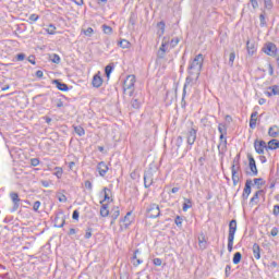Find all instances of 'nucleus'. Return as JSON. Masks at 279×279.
I'll list each match as a JSON object with an SVG mask.
<instances>
[{"label": "nucleus", "mask_w": 279, "mask_h": 279, "mask_svg": "<svg viewBox=\"0 0 279 279\" xmlns=\"http://www.w3.org/2000/svg\"><path fill=\"white\" fill-rule=\"evenodd\" d=\"M204 66V54L198 53L191 62L187 68V77H192V82L194 80H199V75L202 73V68Z\"/></svg>", "instance_id": "1"}, {"label": "nucleus", "mask_w": 279, "mask_h": 279, "mask_svg": "<svg viewBox=\"0 0 279 279\" xmlns=\"http://www.w3.org/2000/svg\"><path fill=\"white\" fill-rule=\"evenodd\" d=\"M234 234H236V219L229 222L228 252H232L234 247Z\"/></svg>", "instance_id": "2"}, {"label": "nucleus", "mask_w": 279, "mask_h": 279, "mask_svg": "<svg viewBox=\"0 0 279 279\" xmlns=\"http://www.w3.org/2000/svg\"><path fill=\"white\" fill-rule=\"evenodd\" d=\"M136 84V76L134 74L128 75L123 82V90L128 93L129 97L134 95V85Z\"/></svg>", "instance_id": "3"}, {"label": "nucleus", "mask_w": 279, "mask_h": 279, "mask_svg": "<svg viewBox=\"0 0 279 279\" xmlns=\"http://www.w3.org/2000/svg\"><path fill=\"white\" fill-rule=\"evenodd\" d=\"M262 51L266 53V56H270V58H278V47L271 41L266 43Z\"/></svg>", "instance_id": "4"}, {"label": "nucleus", "mask_w": 279, "mask_h": 279, "mask_svg": "<svg viewBox=\"0 0 279 279\" xmlns=\"http://www.w3.org/2000/svg\"><path fill=\"white\" fill-rule=\"evenodd\" d=\"M146 213L149 219H158V217H160V206L153 203L147 207Z\"/></svg>", "instance_id": "5"}, {"label": "nucleus", "mask_w": 279, "mask_h": 279, "mask_svg": "<svg viewBox=\"0 0 279 279\" xmlns=\"http://www.w3.org/2000/svg\"><path fill=\"white\" fill-rule=\"evenodd\" d=\"M247 158H248V168L251 171V172H246L247 175H252V177L258 175V168L256 167V160L251 154L247 155Z\"/></svg>", "instance_id": "6"}, {"label": "nucleus", "mask_w": 279, "mask_h": 279, "mask_svg": "<svg viewBox=\"0 0 279 279\" xmlns=\"http://www.w3.org/2000/svg\"><path fill=\"white\" fill-rule=\"evenodd\" d=\"M154 184V170L148 169L144 172V186L145 189H149Z\"/></svg>", "instance_id": "7"}, {"label": "nucleus", "mask_w": 279, "mask_h": 279, "mask_svg": "<svg viewBox=\"0 0 279 279\" xmlns=\"http://www.w3.org/2000/svg\"><path fill=\"white\" fill-rule=\"evenodd\" d=\"M254 148L256 154H259V156H262V154H265V149H269L267 143L263 140H255Z\"/></svg>", "instance_id": "8"}, {"label": "nucleus", "mask_w": 279, "mask_h": 279, "mask_svg": "<svg viewBox=\"0 0 279 279\" xmlns=\"http://www.w3.org/2000/svg\"><path fill=\"white\" fill-rule=\"evenodd\" d=\"M10 198L13 203V207L11 209V213H16V210H19V208L21 207V197H19V193L11 192L10 193Z\"/></svg>", "instance_id": "9"}, {"label": "nucleus", "mask_w": 279, "mask_h": 279, "mask_svg": "<svg viewBox=\"0 0 279 279\" xmlns=\"http://www.w3.org/2000/svg\"><path fill=\"white\" fill-rule=\"evenodd\" d=\"M64 223H66V217L60 211L54 217V228H64Z\"/></svg>", "instance_id": "10"}, {"label": "nucleus", "mask_w": 279, "mask_h": 279, "mask_svg": "<svg viewBox=\"0 0 279 279\" xmlns=\"http://www.w3.org/2000/svg\"><path fill=\"white\" fill-rule=\"evenodd\" d=\"M167 45H169V40L167 39V37H163L161 46L159 47V50L157 52V58L159 60H163V58L167 53Z\"/></svg>", "instance_id": "11"}, {"label": "nucleus", "mask_w": 279, "mask_h": 279, "mask_svg": "<svg viewBox=\"0 0 279 279\" xmlns=\"http://www.w3.org/2000/svg\"><path fill=\"white\" fill-rule=\"evenodd\" d=\"M251 194H252V180L248 179L245 182L244 190H243V193H242L243 202H247V198L250 197Z\"/></svg>", "instance_id": "12"}, {"label": "nucleus", "mask_w": 279, "mask_h": 279, "mask_svg": "<svg viewBox=\"0 0 279 279\" xmlns=\"http://www.w3.org/2000/svg\"><path fill=\"white\" fill-rule=\"evenodd\" d=\"M130 217H132V211H128L124 218L121 220L120 230H128V228L132 226V220Z\"/></svg>", "instance_id": "13"}, {"label": "nucleus", "mask_w": 279, "mask_h": 279, "mask_svg": "<svg viewBox=\"0 0 279 279\" xmlns=\"http://www.w3.org/2000/svg\"><path fill=\"white\" fill-rule=\"evenodd\" d=\"M197 141V129L191 128L187 132V145H195Z\"/></svg>", "instance_id": "14"}, {"label": "nucleus", "mask_w": 279, "mask_h": 279, "mask_svg": "<svg viewBox=\"0 0 279 279\" xmlns=\"http://www.w3.org/2000/svg\"><path fill=\"white\" fill-rule=\"evenodd\" d=\"M191 82H193V77H191V76L186 77L185 84L183 86V94H182V100H181L182 108H186V100H184V99L186 97V86H189V84H191Z\"/></svg>", "instance_id": "15"}, {"label": "nucleus", "mask_w": 279, "mask_h": 279, "mask_svg": "<svg viewBox=\"0 0 279 279\" xmlns=\"http://www.w3.org/2000/svg\"><path fill=\"white\" fill-rule=\"evenodd\" d=\"M52 84L58 88V90H62V93H66L69 90V85L62 83L60 80H52Z\"/></svg>", "instance_id": "16"}, {"label": "nucleus", "mask_w": 279, "mask_h": 279, "mask_svg": "<svg viewBox=\"0 0 279 279\" xmlns=\"http://www.w3.org/2000/svg\"><path fill=\"white\" fill-rule=\"evenodd\" d=\"M104 84V78L99 74H95L92 81V86L94 88H101V85Z\"/></svg>", "instance_id": "17"}, {"label": "nucleus", "mask_w": 279, "mask_h": 279, "mask_svg": "<svg viewBox=\"0 0 279 279\" xmlns=\"http://www.w3.org/2000/svg\"><path fill=\"white\" fill-rule=\"evenodd\" d=\"M228 149V140L221 138V136H219V145H218V151L219 154H223V151H226Z\"/></svg>", "instance_id": "18"}, {"label": "nucleus", "mask_w": 279, "mask_h": 279, "mask_svg": "<svg viewBox=\"0 0 279 279\" xmlns=\"http://www.w3.org/2000/svg\"><path fill=\"white\" fill-rule=\"evenodd\" d=\"M99 175H101V178H104L106 175V173H108V165H106V162L100 161L97 166Z\"/></svg>", "instance_id": "19"}, {"label": "nucleus", "mask_w": 279, "mask_h": 279, "mask_svg": "<svg viewBox=\"0 0 279 279\" xmlns=\"http://www.w3.org/2000/svg\"><path fill=\"white\" fill-rule=\"evenodd\" d=\"M231 173H232L233 186H236V184H239L240 178H239V170H236L234 165L231 166Z\"/></svg>", "instance_id": "20"}, {"label": "nucleus", "mask_w": 279, "mask_h": 279, "mask_svg": "<svg viewBox=\"0 0 279 279\" xmlns=\"http://www.w3.org/2000/svg\"><path fill=\"white\" fill-rule=\"evenodd\" d=\"M268 136H270V138H278L279 136L278 125H272L268 129Z\"/></svg>", "instance_id": "21"}, {"label": "nucleus", "mask_w": 279, "mask_h": 279, "mask_svg": "<svg viewBox=\"0 0 279 279\" xmlns=\"http://www.w3.org/2000/svg\"><path fill=\"white\" fill-rule=\"evenodd\" d=\"M268 90H270V92L265 93V95H267V97H274V95H279V86L278 85H272V86L268 87Z\"/></svg>", "instance_id": "22"}, {"label": "nucleus", "mask_w": 279, "mask_h": 279, "mask_svg": "<svg viewBox=\"0 0 279 279\" xmlns=\"http://www.w3.org/2000/svg\"><path fill=\"white\" fill-rule=\"evenodd\" d=\"M256 117H258V111H254L251 114V119H250V128H251V130H256V121H258V119H256Z\"/></svg>", "instance_id": "23"}, {"label": "nucleus", "mask_w": 279, "mask_h": 279, "mask_svg": "<svg viewBox=\"0 0 279 279\" xmlns=\"http://www.w3.org/2000/svg\"><path fill=\"white\" fill-rule=\"evenodd\" d=\"M253 256L256 260H260V245L258 243L253 244Z\"/></svg>", "instance_id": "24"}, {"label": "nucleus", "mask_w": 279, "mask_h": 279, "mask_svg": "<svg viewBox=\"0 0 279 279\" xmlns=\"http://www.w3.org/2000/svg\"><path fill=\"white\" fill-rule=\"evenodd\" d=\"M104 199L100 201V204H104V202H110V197L112 195V191L108 187H104Z\"/></svg>", "instance_id": "25"}, {"label": "nucleus", "mask_w": 279, "mask_h": 279, "mask_svg": "<svg viewBox=\"0 0 279 279\" xmlns=\"http://www.w3.org/2000/svg\"><path fill=\"white\" fill-rule=\"evenodd\" d=\"M218 132L220 134V138H225V136L228 134V126H226L223 123H220L218 125Z\"/></svg>", "instance_id": "26"}, {"label": "nucleus", "mask_w": 279, "mask_h": 279, "mask_svg": "<svg viewBox=\"0 0 279 279\" xmlns=\"http://www.w3.org/2000/svg\"><path fill=\"white\" fill-rule=\"evenodd\" d=\"M268 149H271V150H274V149H278L279 148V141L278 140H276V137H274L272 140H270L269 142H268Z\"/></svg>", "instance_id": "27"}, {"label": "nucleus", "mask_w": 279, "mask_h": 279, "mask_svg": "<svg viewBox=\"0 0 279 279\" xmlns=\"http://www.w3.org/2000/svg\"><path fill=\"white\" fill-rule=\"evenodd\" d=\"M258 195H263V190H258L257 192H255V194L250 201L251 206H254V204H258Z\"/></svg>", "instance_id": "28"}, {"label": "nucleus", "mask_w": 279, "mask_h": 279, "mask_svg": "<svg viewBox=\"0 0 279 279\" xmlns=\"http://www.w3.org/2000/svg\"><path fill=\"white\" fill-rule=\"evenodd\" d=\"M111 215V219H113V221H117V219H119V215H121V210H119V207H113L110 211Z\"/></svg>", "instance_id": "29"}, {"label": "nucleus", "mask_w": 279, "mask_h": 279, "mask_svg": "<svg viewBox=\"0 0 279 279\" xmlns=\"http://www.w3.org/2000/svg\"><path fill=\"white\" fill-rule=\"evenodd\" d=\"M182 208H183V213H186V210H189V208H193V201L191 198H184Z\"/></svg>", "instance_id": "30"}, {"label": "nucleus", "mask_w": 279, "mask_h": 279, "mask_svg": "<svg viewBox=\"0 0 279 279\" xmlns=\"http://www.w3.org/2000/svg\"><path fill=\"white\" fill-rule=\"evenodd\" d=\"M235 166V169L238 171H241V154H238L234 159H233V163Z\"/></svg>", "instance_id": "31"}, {"label": "nucleus", "mask_w": 279, "mask_h": 279, "mask_svg": "<svg viewBox=\"0 0 279 279\" xmlns=\"http://www.w3.org/2000/svg\"><path fill=\"white\" fill-rule=\"evenodd\" d=\"M246 49L248 56H254V53H256V47L254 46V44H251L250 41L246 43Z\"/></svg>", "instance_id": "32"}, {"label": "nucleus", "mask_w": 279, "mask_h": 279, "mask_svg": "<svg viewBox=\"0 0 279 279\" xmlns=\"http://www.w3.org/2000/svg\"><path fill=\"white\" fill-rule=\"evenodd\" d=\"M157 27H158V32H157L158 36H163L165 35V27H166L165 22H162V21L159 22L157 24Z\"/></svg>", "instance_id": "33"}, {"label": "nucleus", "mask_w": 279, "mask_h": 279, "mask_svg": "<svg viewBox=\"0 0 279 279\" xmlns=\"http://www.w3.org/2000/svg\"><path fill=\"white\" fill-rule=\"evenodd\" d=\"M119 47H121L122 49H130L131 47V43L128 41L126 39H122L118 43Z\"/></svg>", "instance_id": "34"}, {"label": "nucleus", "mask_w": 279, "mask_h": 279, "mask_svg": "<svg viewBox=\"0 0 279 279\" xmlns=\"http://www.w3.org/2000/svg\"><path fill=\"white\" fill-rule=\"evenodd\" d=\"M112 71H114V64L110 63L105 68V74L107 77H110L112 74Z\"/></svg>", "instance_id": "35"}, {"label": "nucleus", "mask_w": 279, "mask_h": 279, "mask_svg": "<svg viewBox=\"0 0 279 279\" xmlns=\"http://www.w3.org/2000/svg\"><path fill=\"white\" fill-rule=\"evenodd\" d=\"M241 258H243V255L241 254V252L234 253L233 265H239V263H241Z\"/></svg>", "instance_id": "36"}, {"label": "nucleus", "mask_w": 279, "mask_h": 279, "mask_svg": "<svg viewBox=\"0 0 279 279\" xmlns=\"http://www.w3.org/2000/svg\"><path fill=\"white\" fill-rule=\"evenodd\" d=\"M74 132L75 134H77V136H84V134H86V131L84 130V128L80 125L74 126Z\"/></svg>", "instance_id": "37"}, {"label": "nucleus", "mask_w": 279, "mask_h": 279, "mask_svg": "<svg viewBox=\"0 0 279 279\" xmlns=\"http://www.w3.org/2000/svg\"><path fill=\"white\" fill-rule=\"evenodd\" d=\"M266 12L263 11L262 14H259V25L260 27H265L267 25V20L265 19Z\"/></svg>", "instance_id": "38"}, {"label": "nucleus", "mask_w": 279, "mask_h": 279, "mask_svg": "<svg viewBox=\"0 0 279 279\" xmlns=\"http://www.w3.org/2000/svg\"><path fill=\"white\" fill-rule=\"evenodd\" d=\"M236 59V53L231 51L229 54V66H234V60Z\"/></svg>", "instance_id": "39"}, {"label": "nucleus", "mask_w": 279, "mask_h": 279, "mask_svg": "<svg viewBox=\"0 0 279 279\" xmlns=\"http://www.w3.org/2000/svg\"><path fill=\"white\" fill-rule=\"evenodd\" d=\"M253 182L257 186V189H260V186H265V181L263 180V178L254 179Z\"/></svg>", "instance_id": "40"}, {"label": "nucleus", "mask_w": 279, "mask_h": 279, "mask_svg": "<svg viewBox=\"0 0 279 279\" xmlns=\"http://www.w3.org/2000/svg\"><path fill=\"white\" fill-rule=\"evenodd\" d=\"M264 8H265V10H272L274 2L271 0H264Z\"/></svg>", "instance_id": "41"}, {"label": "nucleus", "mask_w": 279, "mask_h": 279, "mask_svg": "<svg viewBox=\"0 0 279 279\" xmlns=\"http://www.w3.org/2000/svg\"><path fill=\"white\" fill-rule=\"evenodd\" d=\"M131 106L132 108H134L135 110H138V108H141V102L138 101V99L133 98L131 101Z\"/></svg>", "instance_id": "42"}, {"label": "nucleus", "mask_w": 279, "mask_h": 279, "mask_svg": "<svg viewBox=\"0 0 279 279\" xmlns=\"http://www.w3.org/2000/svg\"><path fill=\"white\" fill-rule=\"evenodd\" d=\"M47 34H50V36H53L56 34V25L49 24L48 28L46 29Z\"/></svg>", "instance_id": "43"}, {"label": "nucleus", "mask_w": 279, "mask_h": 279, "mask_svg": "<svg viewBox=\"0 0 279 279\" xmlns=\"http://www.w3.org/2000/svg\"><path fill=\"white\" fill-rule=\"evenodd\" d=\"M50 60L51 62H53V64H60V56L53 53L51 57H50Z\"/></svg>", "instance_id": "44"}, {"label": "nucleus", "mask_w": 279, "mask_h": 279, "mask_svg": "<svg viewBox=\"0 0 279 279\" xmlns=\"http://www.w3.org/2000/svg\"><path fill=\"white\" fill-rule=\"evenodd\" d=\"M183 143H184V138L182 136H178L175 140L177 149H180Z\"/></svg>", "instance_id": "45"}, {"label": "nucleus", "mask_w": 279, "mask_h": 279, "mask_svg": "<svg viewBox=\"0 0 279 279\" xmlns=\"http://www.w3.org/2000/svg\"><path fill=\"white\" fill-rule=\"evenodd\" d=\"M184 221V219H182L181 216H177L174 219V223L178 228H182V222Z\"/></svg>", "instance_id": "46"}, {"label": "nucleus", "mask_w": 279, "mask_h": 279, "mask_svg": "<svg viewBox=\"0 0 279 279\" xmlns=\"http://www.w3.org/2000/svg\"><path fill=\"white\" fill-rule=\"evenodd\" d=\"M179 43H180V38H178V37L172 38L170 41V47H172V49H173V48L178 47Z\"/></svg>", "instance_id": "47"}, {"label": "nucleus", "mask_w": 279, "mask_h": 279, "mask_svg": "<svg viewBox=\"0 0 279 279\" xmlns=\"http://www.w3.org/2000/svg\"><path fill=\"white\" fill-rule=\"evenodd\" d=\"M102 32H104V34H112V27L104 24L102 25Z\"/></svg>", "instance_id": "48"}, {"label": "nucleus", "mask_w": 279, "mask_h": 279, "mask_svg": "<svg viewBox=\"0 0 279 279\" xmlns=\"http://www.w3.org/2000/svg\"><path fill=\"white\" fill-rule=\"evenodd\" d=\"M231 271H232V266L227 265L226 268H225L226 278H230Z\"/></svg>", "instance_id": "49"}, {"label": "nucleus", "mask_w": 279, "mask_h": 279, "mask_svg": "<svg viewBox=\"0 0 279 279\" xmlns=\"http://www.w3.org/2000/svg\"><path fill=\"white\" fill-rule=\"evenodd\" d=\"M153 264L155 265V267H160L162 265V259L156 257L153 259Z\"/></svg>", "instance_id": "50"}, {"label": "nucleus", "mask_w": 279, "mask_h": 279, "mask_svg": "<svg viewBox=\"0 0 279 279\" xmlns=\"http://www.w3.org/2000/svg\"><path fill=\"white\" fill-rule=\"evenodd\" d=\"M31 165L32 167H38L40 165V159L39 158L31 159Z\"/></svg>", "instance_id": "51"}, {"label": "nucleus", "mask_w": 279, "mask_h": 279, "mask_svg": "<svg viewBox=\"0 0 279 279\" xmlns=\"http://www.w3.org/2000/svg\"><path fill=\"white\" fill-rule=\"evenodd\" d=\"M62 173H63L62 168L57 167V168H56L54 175H56L58 179H60V178H62Z\"/></svg>", "instance_id": "52"}, {"label": "nucleus", "mask_w": 279, "mask_h": 279, "mask_svg": "<svg viewBox=\"0 0 279 279\" xmlns=\"http://www.w3.org/2000/svg\"><path fill=\"white\" fill-rule=\"evenodd\" d=\"M72 219H74V221H78L80 220V211L77 209H75L73 211Z\"/></svg>", "instance_id": "53"}, {"label": "nucleus", "mask_w": 279, "mask_h": 279, "mask_svg": "<svg viewBox=\"0 0 279 279\" xmlns=\"http://www.w3.org/2000/svg\"><path fill=\"white\" fill-rule=\"evenodd\" d=\"M40 184H41V186H44V189H49L51 181L41 180Z\"/></svg>", "instance_id": "54"}, {"label": "nucleus", "mask_w": 279, "mask_h": 279, "mask_svg": "<svg viewBox=\"0 0 279 279\" xmlns=\"http://www.w3.org/2000/svg\"><path fill=\"white\" fill-rule=\"evenodd\" d=\"M25 60V53L21 52L16 54V61L17 62H23Z\"/></svg>", "instance_id": "55"}, {"label": "nucleus", "mask_w": 279, "mask_h": 279, "mask_svg": "<svg viewBox=\"0 0 279 279\" xmlns=\"http://www.w3.org/2000/svg\"><path fill=\"white\" fill-rule=\"evenodd\" d=\"M66 195H64V194H59V196H58V201L59 202H61L62 204H65V202H66Z\"/></svg>", "instance_id": "56"}, {"label": "nucleus", "mask_w": 279, "mask_h": 279, "mask_svg": "<svg viewBox=\"0 0 279 279\" xmlns=\"http://www.w3.org/2000/svg\"><path fill=\"white\" fill-rule=\"evenodd\" d=\"M85 239H90V236H93V229L88 228L85 232Z\"/></svg>", "instance_id": "57"}, {"label": "nucleus", "mask_w": 279, "mask_h": 279, "mask_svg": "<svg viewBox=\"0 0 279 279\" xmlns=\"http://www.w3.org/2000/svg\"><path fill=\"white\" fill-rule=\"evenodd\" d=\"M38 208H40V201H36L33 205V210H35V213H38Z\"/></svg>", "instance_id": "58"}, {"label": "nucleus", "mask_w": 279, "mask_h": 279, "mask_svg": "<svg viewBox=\"0 0 279 279\" xmlns=\"http://www.w3.org/2000/svg\"><path fill=\"white\" fill-rule=\"evenodd\" d=\"M28 19L33 23H36V21H38V19H40V17L37 14H31Z\"/></svg>", "instance_id": "59"}, {"label": "nucleus", "mask_w": 279, "mask_h": 279, "mask_svg": "<svg viewBox=\"0 0 279 279\" xmlns=\"http://www.w3.org/2000/svg\"><path fill=\"white\" fill-rule=\"evenodd\" d=\"M250 3L252 4L253 10L258 9V0H250Z\"/></svg>", "instance_id": "60"}, {"label": "nucleus", "mask_w": 279, "mask_h": 279, "mask_svg": "<svg viewBox=\"0 0 279 279\" xmlns=\"http://www.w3.org/2000/svg\"><path fill=\"white\" fill-rule=\"evenodd\" d=\"M204 242H206V235H205L204 233H201V234L198 235V244H199V243H204Z\"/></svg>", "instance_id": "61"}, {"label": "nucleus", "mask_w": 279, "mask_h": 279, "mask_svg": "<svg viewBox=\"0 0 279 279\" xmlns=\"http://www.w3.org/2000/svg\"><path fill=\"white\" fill-rule=\"evenodd\" d=\"M100 215L102 217H108V215H110V210L109 209H100Z\"/></svg>", "instance_id": "62"}, {"label": "nucleus", "mask_w": 279, "mask_h": 279, "mask_svg": "<svg viewBox=\"0 0 279 279\" xmlns=\"http://www.w3.org/2000/svg\"><path fill=\"white\" fill-rule=\"evenodd\" d=\"M272 215H275V217H278V215H279V205L274 206Z\"/></svg>", "instance_id": "63"}, {"label": "nucleus", "mask_w": 279, "mask_h": 279, "mask_svg": "<svg viewBox=\"0 0 279 279\" xmlns=\"http://www.w3.org/2000/svg\"><path fill=\"white\" fill-rule=\"evenodd\" d=\"M93 27H88L86 31H84L85 36H93Z\"/></svg>", "instance_id": "64"}]
</instances>
